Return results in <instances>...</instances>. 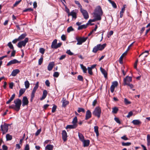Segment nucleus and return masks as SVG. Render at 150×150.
Segmentation results:
<instances>
[{
	"mask_svg": "<svg viewBox=\"0 0 150 150\" xmlns=\"http://www.w3.org/2000/svg\"><path fill=\"white\" fill-rule=\"evenodd\" d=\"M81 67L82 69L83 72L84 73H86L87 69L82 64H80Z\"/></svg>",
	"mask_w": 150,
	"mask_h": 150,
	"instance_id": "58836bf2",
	"label": "nucleus"
},
{
	"mask_svg": "<svg viewBox=\"0 0 150 150\" xmlns=\"http://www.w3.org/2000/svg\"><path fill=\"white\" fill-rule=\"evenodd\" d=\"M26 90L25 88H21L19 91V94L18 95V97H19L21 95L23 94L25 92Z\"/></svg>",
	"mask_w": 150,
	"mask_h": 150,
	"instance_id": "393cba45",
	"label": "nucleus"
},
{
	"mask_svg": "<svg viewBox=\"0 0 150 150\" xmlns=\"http://www.w3.org/2000/svg\"><path fill=\"white\" fill-rule=\"evenodd\" d=\"M77 126L73 124V125H67L66 127V129H74L77 127Z\"/></svg>",
	"mask_w": 150,
	"mask_h": 150,
	"instance_id": "bb28decb",
	"label": "nucleus"
},
{
	"mask_svg": "<svg viewBox=\"0 0 150 150\" xmlns=\"http://www.w3.org/2000/svg\"><path fill=\"white\" fill-rule=\"evenodd\" d=\"M62 102V106L64 107H65L69 103V101L66 100L65 98H63Z\"/></svg>",
	"mask_w": 150,
	"mask_h": 150,
	"instance_id": "2eb2a0df",
	"label": "nucleus"
},
{
	"mask_svg": "<svg viewBox=\"0 0 150 150\" xmlns=\"http://www.w3.org/2000/svg\"><path fill=\"white\" fill-rule=\"evenodd\" d=\"M114 120L117 123L119 124H120V122L119 120V119L118 118L115 117L114 118Z\"/></svg>",
	"mask_w": 150,
	"mask_h": 150,
	"instance_id": "e2e57ef3",
	"label": "nucleus"
},
{
	"mask_svg": "<svg viewBox=\"0 0 150 150\" xmlns=\"http://www.w3.org/2000/svg\"><path fill=\"white\" fill-rule=\"evenodd\" d=\"M88 37H79L77 36L76 38V39L77 42L76 44L77 45H81L82 44L85 42L88 39Z\"/></svg>",
	"mask_w": 150,
	"mask_h": 150,
	"instance_id": "39448f33",
	"label": "nucleus"
},
{
	"mask_svg": "<svg viewBox=\"0 0 150 150\" xmlns=\"http://www.w3.org/2000/svg\"><path fill=\"white\" fill-rule=\"evenodd\" d=\"M72 16L73 18H74L75 19L76 18V13L74 12V11H71L70 13L68 14V16Z\"/></svg>",
	"mask_w": 150,
	"mask_h": 150,
	"instance_id": "6ab92c4d",
	"label": "nucleus"
},
{
	"mask_svg": "<svg viewBox=\"0 0 150 150\" xmlns=\"http://www.w3.org/2000/svg\"><path fill=\"white\" fill-rule=\"evenodd\" d=\"M97 45L99 50L101 51L105 48L106 46V44L105 43H104L102 45L99 44Z\"/></svg>",
	"mask_w": 150,
	"mask_h": 150,
	"instance_id": "a211bd4d",
	"label": "nucleus"
},
{
	"mask_svg": "<svg viewBox=\"0 0 150 150\" xmlns=\"http://www.w3.org/2000/svg\"><path fill=\"white\" fill-rule=\"evenodd\" d=\"M78 79L80 81H83V77L80 75H79L78 76Z\"/></svg>",
	"mask_w": 150,
	"mask_h": 150,
	"instance_id": "6e6d98bb",
	"label": "nucleus"
},
{
	"mask_svg": "<svg viewBox=\"0 0 150 150\" xmlns=\"http://www.w3.org/2000/svg\"><path fill=\"white\" fill-rule=\"evenodd\" d=\"M124 102L125 104L126 105H128L131 103V102L129 101L126 98H125L124 99Z\"/></svg>",
	"mask_w": 150,
	"mask_h": 150,
	"instance_id": "37998d69",
	"label": "nucleus"
},
{
	"mask_svg": "<svg viewBox=\"0 0 150 150\" xmlns=\"http://www.w3.org/2000/svg\"><path fill=\"white\" fill-rule=\"evenodd\" d=\"M27 35L25 33H23L18 38L19 40H21L24 39Z\"/></svg>",
	"mask_w": 150,
	"mask_h": 150,
	"instance_id": "a878e982",
	"label": "nucleus"
},
{
	"mask_svg": "<svg viewBox=\"0 0 150 150\" xmlns=\"http://www.w3.org/2000/svg\"><path fill=\"white\" fill-rule=\"evenodd\" d=\"M30 148L28 144H26L25 146L24 150H29Z\"/></svg>",
	"mask_w": 150,
	"mask_h": 150,
	"instance_id": "bf43d9fd",
	"label": "nucleus"
},
{
	"mask_svg": "<svg viewBox=\"0 0 150 150\" xmlns=\"http://www.w3.org/2000/svg\"><path fill=\"white\" fill-rule=\"evenodd\" d=\"M132 81V78L131 77L127 76L123 80L124 85H126L127 84L129 83Z\"/></svg>",
	"mask_w": 150,
	"mask_h": 150,
	"instance_id": "0eeeda50",
	"label": "nucleus"
},
{
	"mask_svg": "<svg viewBox=\"0 0 150 150\" xmlns=\"http://www.w3.org/2000/svg\"><path fill=\"white\" fill-rule=\"evenodd\" d=\"M20 72V71L18 69H15L12 71L11 75L12 76H15Z\"/></svg>",
	"mask_w": 150,
	"mask_h": 150,
	"instance_id": "dca6fc26",
	"label": "nucleus"
},
{
	"mask_svg": "<svg viewBox=\"0 0 150 150\" xmlns=\"http://www.w3.org/2000/svg\"><path fill=\"white\" fill-rule=\"evenodd\" d=\"M10 125L4 123V124L1 125L0 126L1 130L3 134L7 133L8 130V126Z\"/></svg>",
	"mask_w": 150,
	"mask_h": 150,
	"instance_id": "7ed1b4c3",
	"label": "nucleus"
},
{
	"mask_svg": "<svg viewBox=\"0 0 150 150\" xmlns=\"http://www.w3.org/2000/svg\"><path fill=\"white\" fill-rule=\"evenodd\" d=\"M132 123L135 125H138L141 123V122L139 120H133Z\"/></svg>",
	"mask_w": 150,
	"mask_h": 150,
	"instance_id": "412c9836",
	"label": "nucleus"
},
{
	"mask_svg": "<svg viewBox=\"0 0 150 150\" xmlns=\"http://www.w3.org/2000/svg\"><path fill=\"white\" fill-rule=\"evenodd\" d=\"M59 73L57 72H55L53 74V76L55 77H57L59 76Z\"/></svg>",
	"mask_w": 150,
	"mask_h": 150,
	"instance_id": "5fc2aeb1",
	"label": "nucleus"
},
{
	"mask_svg": "<svg viewBox=\"0 0 150 150\" xmlns=\"http://www.w3.org/2000/svg\"><path fill=\"white\" fill-rule=\"evenodd\" d=\"M113 31H112V30L110 31L109 32V34L108 35V36H107L108 37V38H109L110 37L111 35H112L113 34Z\"/></svg>",
	"mask_w": 150,
	"mask_h": 150,
	"instance_id": "052dcab7",
	"label": "nucleus"
},
{
	"mask_svg": "<svg viewBox=\"0 0 150 150\" xmlns=\"http://www.w3.org/2000/svg\"><path fill=\"white\" fill-rule=\"evenodd\" d=\"M98 50H99L98 47V45H97L96 46H95L93 48L92 50V52L94 53H96Z\"/></svg>",
	"mask_w": 150,
	"mask_h": 150,
	"instance_id": "72a5a7b5",
	"label": "nucleus"
},
{
	"mask_svg": "<svg viewBox=\"0 0 150 150\" xmlns=\"http://www.w3.org/2000/svg\"><path fill=\"white\" fill-rule=\"evenodd\" d=\"M109 2L111 3L112 6L114 8H117V6L116 4L115 3V2L111 0H108Z\"/></svg>",
	"mask_w": 150,
	"mask_h": 150,
	"instance_id": "f704fd0d",
	"label": "nucleus"
},
{
	"mask_svg": "<svg viewBox=\"0 0 150 150\" xmlns=\"http://www.w3.org/2000/svg\"><path fill=\"white\" fill-rule=\"evenodd\" d=\"M22 105L24 107L25 105H27L29 103V101L27 97L26 96H23L22 100Z\"/></svg>",
	"mask_w": 150,
	"mask_h": 150,
	"instance_id": "1a4fd4ad",
	"label": "nucleus"
},
{
	"mask_svg": "<svg viewBox=\"0 0 150 150\" xmlns=\"http://www.w3.org/2000/svg\"><path fill=\"white\" fill-rule=\"evenodd\" d=\"M7 45L8 46L10 49H12V50H13V49H14L13 45L12 44L11 42H8L7 44Z\"/></svg>",
	"mask_w": 150,
	"mask_h": 150,
	"instance_id": "a19ab883",
	"label": "nucleus"
},
{
	"mask_svg": "<svg viewBox=\"0 0 150 150\" xmlns=\"http://www.w3.org/2000/svg\"><path fill=\"white\" fill-rule=\"evenodd\" d=\"M66 55H62L59 58V60H62L64 59L66 57Z\"/></svg>",
	"mask_w": 150,
	"mask_h": 150,
	"instance_id": "774afa93",
	"label": "nucleus"
},
{
	"mask_svg": "<svg viewBox=\"0 0 150 150\" xmlns=\"http://www.w3.org/2000/svg\"><path fill=\"white\" fill-rule=\"evenodd\" d=\"M41 131V128L38 130L35 134V135L36 136H38L40 134Z\"/></svg>",
	"mask_w": 150,
	"mask_h": 150,
	"instance_id": "3c124183",
	"label": "nucleus"
},
{
	"mask_svg": "<svg viewBox=\"0 0 150 150\" xmlns=\"http://www.w3.org/2000/svg\"><path fill=\"white\" fill-rule=\"evenodd\" d=\"M61 38L62 40L65 41L66 40L65 35L64 34L62 35L61 37Z\"/></svg>",
	"mask_w": 150,
	"mask_h": 150,
	"instance_id": "0e129e2a",
	"label": "nucleus"
},
{
	"mask_svg": "<svg viewBox=\"0 0 150 150\" xmlns=\"http://www.w3.org/2000/svg\"><path fill=\"white\" fill-rule=\"evenodd\" d=\"M94 132L96 133V136L98 137L99 135L98 127V126H95L94 127Z\"/></svg>",
	"mask_w": 150,
	"mask_h": 150,
	"instance_id": "7c9ffc66",
	"label": "nucleus"
},
{
	"mask_svg": "<svg viewBox=\"0 0 150 150\" xmlns=\"http://www.w3.org/2000/svg\"><path fill=\"white\" fill-rule=\"evenodd\" d=\"M65 11L68 13V14L70 13L69 9L67 7V6H65Z\"/></svg>",
	"mask_w": 150,
	"mask_h": 150,
	"instance_id": "13d9d810",
	"label": "nucleus"
},
{
	"mask_svg": "<svg viewBox=\"0 0 150 150\" xmlns=\"http://www.w3.org/2000/svg\"><path fill=\"white\" fill-rule=\"evenodd\" d=\"M77 122V119L76 117H74L73 120L72 121V123L75 125H76L77 126V125L76 124Z\"/></svg>",
	"mask_w": 150,
	"mask_h": 150,
	"instance_id": "e433bc0d",
	"label": "nucleus"
},
{
	"mask_svg": "<svg viewBox=\"0 0 150 150\" xmlns=\"http://www.w3.org/2000/svg\"><path fill=\"white\" fill-rule=\"evenodd\" d=\"M6 141L11 140L12 139V136L9 134H7L6 135Z\"/></svg>",
	"mask_w": 150,
	"mask_h": 150,
	"instance_id": "473e14b6",
	"label": "nucleus"
},
{
	"mask_svg": "<svg viewBox=\"0 0 150 150\" xmlns=\"http://www.w3.org/2000/svg\"><path fill=\"white\" fill-rule=\"evenodd\" d=\"M93 17H94V18L93 19H90L88 21V22L87 23V24H90V25H93L94 24H91V22H95L97 21L101 20L99 18H98L96 17V16H93Z\"/></svg>",
	"mask_w": 150,
	"mask_h": 150,
	"instance_id": "9b49d317",
	"label": "nucleus"
},
{
	"mask_svg": "<svg viewBox=\"0 0 150 150\" xmlns=\"http://www.w3.org/2000/svg\"><path fill=\"white\" fill-rule=\"evenodd\" d=\"M57 43V40L55 39L52 42L51 46V47L52 48L56 49V45Z\"/></svg>",
	"mask_w": 150,
	"mask_h": 150,
	"instance_id": "5701e85b",
	"label": "nucleus"
},
{
	"mask_svg": "<svg viewBox=\"0 0 150 150\" xmlns=\"http://www.w3.org/2000/svg\"><path fill=\"white\" fill-rule=\"evenodd\" d=\"M33 11V9L32 8H28L25 9L23 11V12H26L27 11Z\"/></svg>",
	"mask_w": 150,
	"mask_h": 150,
	"instance_id": "a18cd8bd",
	"label": "nucleus"
},
{
	"mask_svg": "<svg viewBox=\"0 0 150 150\" xmlns=\"http://www.w3.org/2000/svg\"><path fill=\"white\" fill-rule=\"evenodd\" d=\"M101 113V109L99 107H97L95 108L92 113L93 115L99 118L100 117Z\"/></svg>",
	"mask_w": 150,
	"mask_h": 150,
	"instance_id": "20e7f679",
	"label": "nucleus"
},
{
	"mask_svg": "<svg viewBox=\"0 0 150 150\" xmlns=\"http://www.w3.org/2000/svg\"><path fill=\"white\" fill-rule=\"evenodd\" d=\"M62 138L64 142H65L67 140V134L65 130H63L62 132Z\"/></svg>",
	"mask_w": 150,
	"mask_h": 150,
	"instance_id": "f8f14e48",
	"label": "nucleus"
},
{
	"mask_svg": "<svg viewBox=\"0 0 150 150\" xmlns=\"http://www.w3.org/2000/svg\"><path fill=\"white\" fill-rule=\"evenodd\" d=\"M45 85L48 87H49L50 86V82H49L48 80H46L45 81Z\"/></svg>",
	"mask_w": 150,
	"mask_h": 150,
	"instance_id": "69168bd1",
	"label": "nucleus"
},
{
	"mask_svg": "<svg viewBox=\"0 0 150 150\" xmlns=\"http://www.w3.org/2000/svg\"><path fill=\"white\" fill-rule=\"evenodd\" d=\"M92 114L89 110H88L86 113L85 120H87L91 118V117Z\"/></svg>",
	"mask_w": 150,
	"mask_h": 150,
	"instance_id": "ddd939ff",
	"label": "nucleus"
},
{
	"mask_svg": "<svg viewBox=\"0 0 150 150\" xmlns=\"http://www.w3.org/2000/svg\"><path fill=\"white\" fill-rule=\"evenodd\" d=\"M83 144V146L84 147L88 146L89 144L90 141L89 140H83L82 141Z\"/></svg>",
	"mask_w": 150,
	"mask_h": 150,
	"instance_id": "4be33fe9",
	"label": "nucleus"
},
{
	"mask_svg": "<svg viewBox=\"0 0 150 150\" xmlns=\"http://www.w3.org/2000/svg\"><path fill=\"white\" fill-rule=\"evenodd\" d=\"M100 69L102 73L103 74L104 77L106 78L107 76V73L105 70L102 67H100Z\"/></svg>",
	"mask_w": 150,
	"mask_h": 150,
	"instance_id": "aec40b11",
	"label": "nucleus"
},
{
	"mask_svg": "<svg viewBox=\"0 0 150 150\" xmlns=\"http://www.w3.org/2000/svg\"><path fill=\"white\" fill-rule=\"evenodd\" d=\"M15 94H13L10 98L6 102V103L7 104H9L14 99L15 97Z\"/></svg>",
	"mask_w": 150,
	"mask_h": 150,
	"instance_id": "cd10ccee",
	"label": "nucleus"
},
{
	"mask_svg": "<svg viewBox=\"0 0 150 150\" xmlns=\"http://www.w3.org/2000/svg\"><path fill=\"white\" fill-rule=\"evenodd\" d=\"M43 60V58L42 56L38 60V64L40 65L42 64Z\"/></svg>",
	"mask_w": 150,
	"mask_h": 150,
	"instance_id": "de8ad7c7",
	"label": "nucleus"
},
{
	"mask_svg": "<svg viewBox=\"0 0 150 150\" xmlns=\"http://www.w3.org/2000/svg\"><path fill=\"white\" fill-rule=\"evenodd\" d=\"M78 136L80 140L82 142L84 140V137L82 134L79 132L78 133Z\"/></svg>",
	"mask_w": 150,
	"mask_h": 150,
	"instance_id": "2f4dec72",
	"label": "nucleus"
},
{
	"mask_svg": "<svg viewBox=\"0 0 150 150\" xmlns=\"http://www.w3.org/2000/svg\"><path fill=\"white\" fill-rule=\"evenodd\" d=\"M66 53L70 55H72L73 54V53L70 50H67Z\"/></svg>",
	"mask_w": 150,
	"mask_h": 150,
	"instance_id": "4d7b16f0",
	"label": "nucleus"
},
{
	"mask_svg": "<svg viewBox=\"0 0 150 150\" xmlns=\"http://www.w3.org/2000/svg\"><path fill=\"white\" fill-rule=\"evenodd\" d=\"M80 11L83 16L84 18L86 19H88L89 18V15L87 11L83 8H81Z\"/></svg>",
	"mask_w": 150,
	"mask_h": 150,
	"instance_id": "6e6552de",
	"label": "nucleus"
},
{
	"mask_svg": "<svg viewBox=\"0 0 150 150\" xmlns=\"http://www.w3.org/2000/svg\"><path fill=\"white\" fill-rule=\"evenodd\" d=\"M122 144L123 146H129L131 144V143L129 142H127L126 143L122 142Z\"/></svg>",
	"mask_w": 150,
	"mask_h": 150,
	"instance_id": "ea45409f",
	"label": "nucleus"
},
{
	"mask_svg": "<svg viewBox=\"0 0 150 150\" xmlns=\"http://www.w3.org/2000/svg\"><path fill=\"white\" fill-rule=\"evenodd\" d=\"M57 107L56 105L54 104L53 105V107L52 108V112H54L55 111L57 108Z\"/></svg>",
	"mask_w": 150,
	"mask_h": 150,
	"instance_id": "c03bdc74",
	"label": "nucleus"
},
{
	"mask_svg": "<svg viewBox=\"0 0 150 150\" xmlns=\"http://www.w3.org/2000/svg\"><path fill=\"white\" fill-rule=\"evenodd\" d=\"M28 40L29 38H25L24 40L18 42L17 44L18 47L20 48H21L22 46L25 47L26 43L28 42Z\"/></svg>",
	"mask_w": 150,
	"mask_h": 150,
	"instance_id": "423d86ee",
	"label": "nucleus"
},
{
	"mask_svg": "<svg viewBox=\"0 0 150 150\" xmlns=\"http://www.w3.org/2000/svg\"><path fill=\"white\" fill-rule=\"evenodd\" d=\"M24 84L25 87V89H28L29 88L30 86V83L28 80H26Z\"/></svg>",
	"mask_w": 150,
	"mask_h": 150,
	"instance_id": "4c0bfd02",
	"label": "nucleus"
},
{
	"mask_svg": "<svg viewBox=\"0 0 150 150\" xmlns=\"http://www.w3.org/2000/svg\"><path fill=\"white\" fill-rule=\"evenodd\" d=\"M13 51H12L11 55V57H13L15 56V54L16 53V51L13 49Z\"/></svg>",
	"mask_w": 150,
	"mask_h": 150,
	"instance_id": "680f3d73",
	"label": "nucleus"
},
{
	"mask_svg": "<svg viewBox=\"0 0 150 150\" xmlns=\"http://www.w3.org/2000/svg\"><path fill=\"white\" fill-rule=\"evenodd\" d=\"M53 148V146L51 144L47 145L45 147V149L52 150Z\"/></svg>",
	"mask_w": 150,
	"mask_h": 150,
	"instance_id": "c756f323",
	"label": "nucleus"
},
{
	"mask_svg": "<svg viewBox=\"0 0 150 150\" xmlns=\"http://www.w3.org/2000/svg\"><path fill=\"white\" fill-rule=\"evenodd\" d=\"M74 30L73 28L71 26H70L67 28V31L68 33H69Z\"/></svg>",
	"mask_w": 150,
	"mask_h": 150,
	"instance_id": "79ce46f5",
	"label": "nucleus"
},
{
	"mask_svg": "<svg viewBox=\"0 0 150 150\" xmlns=\"http://www.w3.org/2000/svg\"><path fill=\"white\" fill-rule=\"evenodd\" d=\"M118 85V83L117 81H115L112 83V86H113L115 87L117 86Z\"/></svg>",
	"mask_w": 150,
	"mask_h": 150,
	"instance_id": "864d4df0",
	"label": "nucleus"
},
{
	"mask_svg": "<svg viewBox=\"0 0 150 150\" xmlns=\"http://www.w3.org/2000/svg\"><path fill=\"white\" fill-rule=\"evenodd\" d=\"M103 13V12L101 7L99 6H98L96 7L94 10L93 13V16H96L101 20V16H102Z\"/></svg>",
	"mask_w": 150,
	"mask_h": 150,
	"instance_id": "f03ea898",
	"label": "nucleus"
},
{
	"mask_svg": "<svg viewBox=\"0 0 150 150\" xmlns=\"http://www.w3.org/2000/svg\"><path fill=\"white\" fill-rule=\"evenodd\" d=\"M21 61H19L16 59H14L12 60H11L7 64V66H9L11 64H15L18 63H20Z\"/></svg>",
	"mask_w": 150,
	"mask_h": 150,
	"instance_id": "9d476101",
	"label": "nucleus"
},
{
	"mask_svg": "<svg viewBox=\"0 0 150 150\" xmlns=\"http://www.w3.org/2000/svg\"><path fill=\"white\" fill-rule=\"evenodd\" d=\"M88 73L90 75H92L93 74L92 72V69L90 67H88Z\"/></svg>",
	"mask_w": 150,
	"mask_h": 150,
	"instance_id": "8fccbe9b",
	"label": "nucleus"
},
{
	"mask_svg": "<svg viewBox=\"0 0 150 150\" xmlns=\"http://www.w3.org/2000/svg\"><path fill=\"white\" fill-rule=\"evenodd\" d=\"M54 65V62H50L48 65L47 67V69L49 71L52 70L53 68Z\"/></svg>",
	"mask_w": 150,
	"mask_h": 150,
	"instance_id": "4468645a",
	"label": "nucleus"
},
{
	"mask_svg": "<svg viewBox=\"0 0 150 150\" xmlns=\"http://www.w3.org/2000/svg\"><path fill=\"white\" fill-rule=\"evenodd\" d=\"M45 50L43 48H40L39 52L42 54L44 53Z\"/></svg>",
	"mask_w": 150,
	"mask_h": 150,
	"instance_id": "603ef678",
	"label": "nucleus"
},
{
	"mask_svg": "<svg viewBox=\"0 0 150 150\" xmlns=\"http://www.w3.org/2000/svg\"><path fill=\"white\" fill-rule=\"evenodd\" d=\"M38 86H39V82H37L35 84V86L34 87L32 92L35 93L36 90L38 88Z\"/></svg>",
	"mask_w": 150,
	"mask_h": 150,
	"instance_id": "c85d7f7f",
	"label": "nucleus"
},
{
	"mask_svg": "<svg viewBox=\"0 0 150 150\" xmlns=\"http://www.w3.org/2000/svg\"><path fill=\"white\" fill-rule=\"evenodd\" d=\"M126 85L129 86L130 87V88L131 89H132L133 91H134L135 90V89H133V88L134 87V86L132 84L129 83L127 84Z\"/></svg>",
	"mask_w": 150,
	"mask_h": 150,
	"instance_id": "09e8293b",
	"label": "nucleus"
},
{
	"mask_svg": "<svg viewBox=\"0 0 150 150\" xmlns=\"http://www.w3.org/2000/svg\"><path fill=\"white\" fill-rule=\"evenodd\" d=\"M77 111L79 113H80L81 112H84L85 110L83 108H78Z\"/></svg>",
	"mask_w": 150,
	"mask_h": 150,
	"instance_id": "49530a36",
	"label": "nucleus"
},
{
	"mask_svg": "<svg viewBox=\"0 0 150 150\" xmlns=\"http://www.w3.org/2000/svg\"><path fill=\"white\" fill-rule=\"evenodd\" d=\"M47 94V92L46 90H44L43 91V94L42 97L40 98V100H42L45 99Z\"/></svg>",
	"mask_w": 150,
	"mask_h": 150,
	"instance_id": "f3484780",
	"label": "nucleus"
},
{
	"mask_svg": "<svg viewBox=\"0 0 150 150\" xmlns=\"http://www.w3.org/2000/svg\"><path fill=\"white\" fill-rule=\"evenodd\" d=\"M132 111H130L128 113L127 117L128 118H129L130 116H132Z\"/></svg>",
	"mask_w": 150,
	"mask_h": 150,
	"instance_id": "338daca9",
	"label": "nucleus"
},
{
	"mask_svg": "<svg viewBox=\"0 0 150 150\" xmlns=\"http://www.w3.org/2000/svg\"><path fill=\"white\" fill-rule=\"evenodd\" d=\"M88 25L87 24V23L86 24H83L80 25L79 26L77 29L78 30H81L84 28H87Z\"/></svg>",
	"mask_w": 150,
	"mask_h": 150,
	"instance_id": "b1692460",
	"label": "nucleus"
},
{
	"mask_svg": "<svg viewBox=\"0 0 150 150\" xmlns=\"http://www.w3.org/2000/svg\"><path fill=\"white\" fill-rule=\"evenodd\" d=\"M112 109V112L114 114L116 113L118 111V108L116 107L113 108Z\"/></svg>",
	"mask_w": 150,
	"mask_h": 150,
	"instance_id": "c9c22d12",
	"label": "nucleus"
},
{
	"mask_svg": "<svg viewBox=\"0 0 150 150\" xmlns=\"http://www.w3.org/2000/svg\"><path fill=\"white\" fill-rule=\"evenodd\" d=\"M14 103L15 104H12L9 106V108L13 109L16 111H18L20 110V107L21 105L22 101L19 98H17L14 101Z\"/></svg>",
	"mask_w": 150,
	"mask_h": 150,
	"instance_id": "f257e3e1",
	"label": "nucleus"
}]
</instances>
